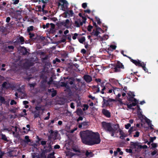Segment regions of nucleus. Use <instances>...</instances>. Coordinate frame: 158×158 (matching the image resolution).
Here are the masks:
<instances>
[{"mask_svg":"<svg viewBox=\"0 0 158 158\" xmlns=\"http://www.w3.org/2000/svg\"><path fill=\"white\" fill-rule=\"evenodd\" d=\"M80 135L82 142L86 145L91 146L98 144L101 141L100 135L98 132L95 133L87 130L81 131Z\"/></svg>","mask_w":158,"mask_h":158,"instance_id":"f257e3e1","label":"nucleus"},{"mask_svg":"<svg viewBox=\"0 0 158 158\" xmlns=\"http://www.w3.org/2000/svg\"><path fill=\"white\" fill-rule=\"evenodd\" d=\"M102 124L103 127L106 131L111 134V136H114V134L118 132V124H113L111 123H107L103 122Z\"/></svg>","mask_w":158,"mask_h":158,"instance_id":"f03ea898","label":"nucleus"},{"mask_svg":"<svg viewBox=\"0 0 158 158\" xmlns=\"http://www.w3.org/2000/svg\"><path fill=\"white\" fill-rule=\"evenodd\" d=\"M102 98H103L102 107L103 108L110 106L111 104V103L113 101H118V98H117L116 99L109 98L106 100L104 97H102Z\"/></svg>","mask_w":158,"mask_h":158,"instance_id":"7ed1b4c3","label":"nucleus"},{"mask_svg":"<svg viewBox=\"0 0 158 158\" xmlns=\"http://www.w3.org/2000/svg\"><path fill=\"white\" fill-rule=\"evenodd\" d=\"M60 2L58 3V6H61V9L63 11L68 9L69 3L66 0H59Z\"/></svg>","mask_w":158,"mask_h":158,"instance_id":"20e7f679","label":"nucleus"},{"mask_svg":"<svg viewBox=\"0 0 158 158\" xmlns=\"http://www.w3.org/2000/svg\"><path fill=\"white\" fill-rule=\"evenodd\" d=\"M69 23V19H67L65 21L59 22L56 23V25L59 27H60L63 26L65 27L66 28H68Z\"/></svg>","mask_w":158,"mask_h":158,"instance_id":"39448f33","label":"nucleus"},{"mask_svg":"<svg viewBox=\"0 0 158 158\" xmlns=\"http://www.w3.org/2000/svg\"><path fill=\"white\" fill-rule=\"evenodd\" d=\"M130 145L131 146H133L135 148H136V147L137 146L138 149H146L148 148V146L146 145H144L143 146L139 145V143L138 142H131L130 143Z\"/></svg>","mask_w":158,"mask_h":158,"instance_id":"423d86ee","label":"nucleus"},{"mask_svg":"<svg viewBox=\"0 0 158 158\" xmlns=\"http://www.w3.org/2000/svg\"><path fill=\"white\" fill-rule=\"evenodd\" d=\"M127 57L130 60V61L136 66L139 67L142 66L143 62H141V61H140L138 59H137V60H133L130 56H127Z\"/></svg>","mask_w":158,"mask_h":158,"instance_id":"0eeeda50","label":"nucleus"},{"mask_svg":"<svg viewBox=\"0 0 158 158\" xmlns=\"http://www.w3.org/2000/svg\"><path fill=\"white\" fill-rule=\"evenodd\" d=\"M89 122H84L80 123L78 125V127L79 128H86L89 126Z\"/></svg>","mask_w":158,"mask_h":158,"instance_id":"6e6552de","label":"nucleus"},{"mask_svg":"<svg viewBox=\"0 0 158 158\" xmlns=\"http://www.w3.org/2000/svg\"><path fill=\"white\" fill-rule=\"evenodd\" d=\"M64 80H66V79H68V81H67V82L68 83V84H69L70 85H74V82L75 81V79L74 77H71L69 78L67 77H64Z\"/></svg>","mask_w":158,"mask_h":158,"instance_id":"1a4fd4ad","label":"nucleus"},{"mask_svg":"<svg viewBox=\"0 0 158 158\" xmlns=\"http://www.w3.org/2000/svg\"><path fill=\"white\" fill-rule=\"evenodd\" d=\"M124 105H127V108L130 109H133V108H132V107L135 106L137 105L136 103L133 102H131V103L126 102V103H124Z\"/></svg>","mask_w":158,"mask_h":158,"instance_id":"9d476101","label":"nucleus"},{"mask_svg":"<svg viewBox=\"0 0 158 158\" xmlns=\"http://www.w3.org/2000/svg\"><path fill=\"white\" fill-rule=\"evenodd\" d=\"M137 114L138 115L139 118L140 119L141 118H143L144 116L142 114V112L141 111V110L139 106V105H137Z\"/></svg>","mask_w":158,"mask_h":158,"instance_id":"9b49d317","label":"nucleus"},{"mask_svg":"<svg viewBox=\"0 0 158 158\" xmlns=\"http://www.w3.org/2000/svg\"><path fill=\"white\" fill-rule=\"evenodd\" d=\"M83 78L87 83L90 82L92 80V77L88 75H84L83 76Z\"/></svg>","mask_w":158,"mask_h":158,"instance_id":"f8f14e48","label":"nucleus"},{"mask_svg":"<svg viewBox=\"0 0 158 158\" xmlns=\"http://www.w3.org/2000/svg\"><path fill=\"white\" fill-rule=\"evenodd\" d=\"M2 87L3 88H5L7 89H9L10 88H11V84L8 83H7L6 82H4L2 85Z\"/></svg>","mask_w":158,"mask_h":158,"instance_id":"ddd939ff","label":"nucleus"},{"mask_svg":"<svg viewBox=\"0 0 158 158\" xmlns=\"http://www.w3.org/2000/svg\"><path fill=\"white\" fill-rule=\"evenodd\" d=\"M102 113L107 118H110V112L107 110L105 109H103L102 110Z\"/></svg>","mask_w":158,"mask_h":158,"instance_id":"4468645a","label":"nucleus"},{"mask_svg":"<svg viewBox=\"0 0 158 158\" xmlns=\"http://www.w3.org/2000/svg\"><path fill=\"white\" fill-rule=\"evenodd\" d=\"M144 119L146 122L147 123L148 125L150 127V129L152 130L153 129V128L152 127L153 125H152L150 120L146 117H144Z\"/></svg>","mask_w":158,"mask_h":158,"instance_id":"2eb2a0df","label":"nucleus"},{"mask_svg":"<svg viewBox=\"0 0 158 158\" xmlns=\"http://www.w3.org/2000/svg\"><path fill=\"white\" fill-rule=\"evenodd\" d=\"M116 48V46L114 45L111 44L110 45L107 49V52L110 54V51H112L115 50Z\"/></svg>","mask_w":158,"mask_h":158,"instance_id":"dca6fc26","label":"nucleus"},{"mask_svg":"<svg viewBox=\"0 0 158 158\" xmlns=\"http://www.w3.org/2000/svg\"><path fill=\"white\" fill-rule=\"evenodd\" d=\"M21 52L22 53L23 55V56L27 55L28 53L26 48L24 47H22L21 49Z\"/></svg>","mask_w":158,"mask_h":158,"instance_id":"f3484780","label":"nucleus"},{"mask_svg":"<svg viewBox=\"0 0 158 158\" xmlns=\"http://www.w3.org/2000/svg\"><path fill=\"white\" fill-rule=\"evenodd\" d=\"M68 84H67L66 86H65V87L66 88V92L68 93V95L69 96H71L72 95L71 90L70 89V87Z\"/></svg>","mask_w":158,"mask_h":158,"instance_id":"a211bd4d","label":"nucleus"},{"mask_svg":"<svg viewBox=\"0 0 158 158\" xmlns=\"http://www.w3.org/2000/svg\"><path fill=\"white\" fill-rule=\"evenodd\" d=\"M119 132L120 133L119 134L121 136L120 137V138L122 139H123L125 137H126L127 135V134H125L124 132H123L119 128Z\"/></svg>","mask_w":158,"mask_h":158,"instance_id":"6ab92c4d","label":"nucleus"},{"mask_svg":"<svg viewBox=\"0 0 158 158\" xmlns=\"http://www.w3.org/2000/svg\"><path fill=\"white\" fill-rule=\"evenodd\" d=\"M40 87L41 89H42L43 90H45L47 87L46 83L41 81L40 82Z\"/></svg>","mask_w":158,"mask_h":158,"instance_id":"aec40b11","label":"nucleus"},{"mask_svg":"<svg viewBox=\"0 0 158 158\" xmlns=\"http://www.w3.org/2000/svg\"><path fill=\"white\" fill-rule=\"evenodd\" d=\"M114 71L115 72H118V61H117V64H114Z\"/></svg>","mask_w":158,"mask_h":158,"instance_id":"412c9836","label":"nucleus"},{"mask_svg":"<svg viewBox=\"0 0 158 158\" xmlns=\"http://www.w3.org/2000/svg\"><path fill=\"white\" fill-rule=\"evenodd\" d=\"M19 42L21 44H23L24 42V39L23 37L20 36L19 37V39L18 40Z\"/></svg>","mask_w":158,"mask_h":158,"instance_id":"4be33fe9","label":"nucleus"},{"mask_svg":"<svg viewBox=\"0 0 158 158\" xmlns=\"http://www.w3.org/2000/svg\"><path fill=\"white\" fill-rule=\"evenodd\" d=\"M80 19H78L77 20L75 21L74 22V26L77 27H80L79 22H80Z\"/></svg>","mask_w":158,"mask_h":158,"instance_id":"5701e85b","label":"nucleus"},{"mask_svg":"<svg viewBox=\"0 0 158 158\" xmlns=\"http://www.w3.org/2000/svg\"><path fill=\"white\" fill-rule=\"evenodd\" d=\"M28 35H29V38L33 41H34L36 39V38H34V37L35 36V34L34 33H31L29 32Z\"/></svg>","mask_w":158,"mask_h":158,"instance_id":"b1692460","label":"nucleus"},{"mask_svg":"<svg viewBox=\"0 0 158 158\" xmlns=\"http://www.w3.org/2000/svg\"><path fill=\"white\" fill-rule=\"evenodd\" d=\"M49 133L50 134V135L48 136V138L49 139H52V138L53 137V133H54V131L53 130H50L48 131Z\"/></svg>","mask_w":158,"mask_h":158,"instance_id":"393cba45","label":"nucleus"},{"mask_svg":"<svg viewBox=\"0 0 158 158\" xmlns=\"http://www.w3.org/2000/svg\"><path fill=\"white\" fill-rule=\"evenodd\" d=\"M76 113L78 115L80 116L81 115H82L83 112L81 109H78L76 111Z\"/></svg>","mask_w":158,"mask_h":158,"instance_id":"a878e982","label":"nucleus"},{"mask_svg":"<svg viewBox=\"0 0 158 158\" xmlns=\"http://www.w3.org/2000/svg\"><path fill=\"white\" fill-rule=\"evenodd\" d=\"M25 64H27V67H29L33 66L34 64V63L31 61H28L26 62L25 63Z\"/></svg>","mask_w":158,"mask_h":158,"instance_id":"bb28decb","label":"nucleus"},{"mask_svg":"<svg viewBox=\"0 0 158 158\" xmlns=\"http://www.w3.org/2000/svg\"><path fill=\"white\" fill-rule=\"evenodd\" d=\"M47 152L44 150L42 151V153L40 154L41 158H46L47 156L46 155V153Z\"/></svg>","mask_w":158,"mask_h":158,"instance_id":"cd10ccee","label":"nucleus"},{"mask_svg":"<svg viewBox=\"0 0 158 158\" xmlns=\"http://www.w3.org/2000/svg\"><path fill=\"white\" fill-rule=\"evenodd\" d=\"M85 155L87 156L92 157L93 156L94 154L92 152H89L88 151H87L85 153Z\"/></svg>","mask_w":158,"mask_h":158,"instance_id":"c85d7f7f","label":"nucleus"},{"mask_svg":"<svg viewBox=\"0 0 158 158\" xmlns=\"http://www.w3.org/2000/svg\"><path fill=\"white\" fill-rule=\"evenodd\" d=\"M1 139L6 142H8V140L7 137L4 134H1Z\"/></svg>","mask_w":158,"mask_h":158,"instance_id":"c756f323","label":"nucleus"},{"mask_svg":"<svg viewBox=\"0 0 158 158\" xmlns=\"http://www.w3.org/2000/svg\"><path fill=\"white\" fill-rule=\"evenodd\" d=\"M47 148L45 149L44 150L46 152H49L51 151L52 150V147H48L46 146H44V148Z\"/></svg>","mask_w":158,"mask_h":158,"instance_id":"7c9ffc66","label":"nucleus"},{"mask_svg":"<svg viewBox=\"0 0 158 158\" xmlns=\"http://www.w3.org/2000/svg\"><path fill=\"white\" fill-rule=\"evenodd\" d=\"M55 152H52L48 154L47 157V158H55L54 156Z\"/></svg>","mask_w":158,"mask_h":158,"instance_id":"2f4dec72","label":"nucleus"},{"mask_svg":"<svg viewBox=\"0 0 158 158\" xmlns=\"http://www.w3.org/2000/svg\"><path fill=\"white\" fill-rule=\"evenodd\" d=\"M79 42L81 44H83L85 41V37L82 36L81 38L78 39Z\"/></svg>","mask_w":158,"mask_h":158,"instance_id":"473e14b6","label":"nucleus"},{"mask_svg":"<svg viewBox=\"0 0 158 158\" xmlns=\"http://www.w3.org/2000/svg\"><path fill=\"white\" fill-rule=\"evenodd\" d=\"M146 64H145L143 62L142 64V66L140 67H142L143 68V70L146 72H148V70L146 67Z\"/></svg>","mask_w":158,"mask_h":158,"instance_id":"72a5a7b5","label":"nucleus"},{"mask_svg":"<svg viewBox=\"0 0 158 158\" xmlns=\"http://www.w3.org/2000/svg\"><path fill=\"white\" fill-rule=\"evenodd\" d=\"M34 28V27L32 26L28 27L27 29V31L28 33H29V32H31V31H32L33 30Z\"/></svg>","mask_w":158,"mask_h":158,"instance_id":"f704fd0d","label":"nucleus"},{"mask_svg":"<svg viewBox=\"0 0 158 158\" xmlns=\"http://www.w3.org/2000/svg\"><path fill=\"white\" fill-rule=\"evenodd\" d=\"M0 102L3 104H5L6 103L5 99L4 97L1 95H0Z\"/></svg>","mask_w":158,"mask_h":158,"instance_id":"c9c22d12","label":"nucleus"},{"mask_svg":"<svg viewBox=\"0 0 158 158\" xmlns=\"http://www.w3.org/2000/svg\"><path fill=\"white\" fill-rule=\"evenodd\" d=\"M94 30L93 31L92 33V34L94 36H98V34L100 33L98 30H96L94 32Z\"/></svg>","mask_w":158,"mask_h":158,"instance_id":"e433bc0d","label":"nucleus"},{"mask_svg":"<svg viewBox=\"0 0 158 158\" xmlns=\"http://www.w3.org/2000/svg\"><path fill=\"white\" fill-rule=\"evenodd\" d=\"M58 134V132L57 131H55L54 132V133H53V135H54L53 137L52 138L54 139H56V137H57Z\"/></svg>","mask_w":158,"mask_h":158,"instance_id":"4c0bfd02","label":"nucleus"},{"mask_svg":"<svg viewBox=\"0 0 158 158\" xmlns=\"http://www.w3.org/2000/svg\"><path fill=\"white\" fill-rule=\"evenodd\" d=\"M156 137H151L150 139V141L148 142V145H149L154 140L156 139Z\"/></svg>","mask_w":158,"mask_h":158,"instance_id":"58836bf2","label":"nucleus"},{"mask_svg":"<svg viewBox=\"0 0 158 158\" xmlns=\"http://www.w3.org/2000/svg\"><path fill=\"white\" fill-rule=\"evenodd\" d=\"M68 50L70 52H73L74 51V48L72 46H69L68 47Z\"/></svg>","mask_w":158,"mask_h":158,"instance_id":"ea45409f","label":"nucleus"},{"mask_svg":"<svg viewBox=\"0 0 158 158\" xmlns=\"http://www.w3.org/2000/svg\"><path fill=\"white\" fill-rule=\"evenodd\" d=\"M134 97H127V100L128 102H127L131 103V102H132V100L134 99Z\"/></svg>","mask_w":158,"mask_h":158,"instance_id":"a19ab883","label":"nucleus"},{"mask_svg":"<svg viewBox=\"0 0 158 158\" xmlns=\"http://www.w3.org/2000/svg\"><path fill=\"white\" fill-rule=\"evenodd\" d=\"M26 127L29 129H26V131H23L24 133L25 134L27 133L28 131H30V125L27 124L26 125Z\"/></svg>","mask_w":158,"mask_h":158,"instance_id":"79ce46f5","label":"nucleus"},{"mask_svg":"<svg viewBox=\"0 0 158 158\" xmlns=\"http://www.w3.org/2000/svg\"><path fill=\"white\" fill-rule=\"evenodd\" d=\"M127 94L129 97H134L135 96L134 92H132L130 91L128 93H127Z\"/></svg>","mask_w":158,"mask_h":158,"instance_id":"37998d69","label":"nucleus"},{"mask_svg":"<svg viewBox=\"0 0 158 158\" xmlns=\"http://www.w3.org/2000/svg\"><path fill=\"white\" fill-rule=\"evenodd\" d=\"M135 130V129L134 128V127H131L130 129L128 130V132L129 133V135L131 134L133 131Z\"/></svg>","mask_w":158,"mask_h":158,"instance_id":"c03bdc74","label":"nucleus"},{"mask_svg":"<svg viewBox=\"0 0 158 158\" xmlns=\"http://www.w3.org/2000/svg\"><path fill=\"white\" fill-rule=\"evenodd\" d=\"M56 62L58 63H60V59H58V58H56L55 60H54L53 61V63L54 64H56Z\"/></svg>","mask_w":158,"mask_h":158,"instance_id":"a18cd8bd","label":"nucleus"},{"mask_svg":"<svg viewBox=\"0 0 158 158\" xmlns=\"http://www.w3.org/2000/svg\"><path fill=\"white\" fill-rule=\"evenodd\" d=\"M57 94L56 90H54L51 94V96L52 97H53L56 96Z\"/></svg>","mask_w":158,"mask_h":158,"instance_id":"49530a36","label":"nucleus"},{"mask_svg":"<svg viewBox=\"0 0 158 158\" xmlns=\"http://www.w3.org/2000/svg\"><path fill=\"white\" fill-rule=\"evenodd\" d=\"M60 83V86L64 87L66 86L67 84H68V83L67 82V81H66V82H61Z\"/></svg>","mask_w":158,"mask_h":158,"instance_id":"de8ad7c7","label":"nucleus"},{"mask_svg":"<svg viewBox=\"0 0 158 158\" xmlns=\"http://www.w3.org/2000/svg\"><path fill=\"white\" fill-rule=\"evenodd\" d=\"M68 11L69 12V14H68L69 16H71V17L73 16V15L74 14V13L73 12V11L72 10H70Z\"/></svg>","mask_w":158,"mask_h":158,"instance_id":"09e8293b","label":"nucleus"},{"mask_svg":"<svg viewBox=\"0 0 158 158\" xmlns=\"http://www.w3.org/2000/svg\"><path fill=\"white\" fill-rule=\"evenodd\" d=\"M48 56H46L44 57H43L42 58V61L43 62H45V61L47 60L48 59Z\"/></svg>","mask_w":158,"mask_h":158,"instance_id":"8fccbe9b","label":"nucleus"},{"mask_svg":"<svg viewBox=\"0 0 158 158\" xmlns=\"http://www.w3.org/2000/svg\"><path fill=\"white\" fill-rule=\"evenodd\" d=\"M84 108H83V111H85L86 110H87L89 108V106L87 104H85L84 105Z\"/></svg>","mask_w":158,"mask_h":158,"instance_id":"3c124183","label":"nucleus"},{"mask_svg":"<svg viewBox=\"0 0 158 158\" xmlns=\"http://www.w3.org/2000/svg\"><path fill=\"white\" fill-rule=\"evenodd\" d=\"M95 19L96 20L98 24L99 25H100V24L101 23V22L100 21V19L98 17H96Z\"/></svg>","mask_w":158,"mask_h":158,"instance_id":"603ef678","label":"nucleus"},{"mask_svg":"<svg viewBox=\"0 0 158 158\" xmlns=\"http://www.w3.org/2000/svg\"><path fill=\"white\" fill-rule=\"evenodd\" d=\"M50 25H51V28L50 29V31H51L52 30L54 29L55 27V25L52 23H50Z\"/></svg>","mask_w":158,"mask_h":158,"instance_id":"864d4df0","label":"nucleus"},{"mask_svg":"<svg viewBox=\"0 0 158 158\" xmlns=\"http://www.w3.org/2000/svg\"><path fill=\"white\" fill-rule=\"evenodd\" d=\"M113 91L114 93V94H115L116 93V92L118 91V88H115L114 87H113Z\"/></svg>","mask_w":158,"mask_h":158,"instance_id":"5fc2aeb1","label":"nucleus"},{"mask_svg":"<svg viewBox=\"0 0 158 158\" xmlns=\"http://www.w3.org/2000/svg\"><path fill=\"white\" fill-rule=\"evenodd\" d=\"M78 34L77 33H75L74 34V35L72 37L73 40H75L76 39L77 37L78 36Z\"/></svg>","mask_w":158,"mask_h":158,"instance_id":"6e6d98bb","label":"nucleus"},{"mask_svg":"<svg viewBox=\"0 0 158 158\" xmlns=\"http://www.w3.org/2000/svg\"><path fill=\"white\" fill-rule=\"evenodd\" d=\"M93 27L89 25L88 26V28H87V30L89 31L90 32L91 31L92 29L93 28Z\"/></svg>","mask_w":158,"mask_h":158,"instance_id":"4d7b16f0","label":"nucleus"},{"mask_svg":"<svg viewBox=\"0 0 158 158\" xmlns=\"http://www.w3.org/2000/svg\"><path fill=\"white\" fill-rule=\"evenodd\" d=\"M125 93L126 92H123L122 91L121 93H119V98L121 96V95H122L123 97L125 96L126 95Z\"/></svg>","mask_w":158,"mask_h":158,"instance_id":"13d9d810","label":"nucleus"},{"mask_svg":"<svg viewBox=\"0 0 158 158\" xmlns=\"http://www.w3.org/2000/svg\"><path fill=\"white\" fill-rule=\"evenodd\" d=\"M68 14H69V12L68 11H67L64 12L63 13V15H64V17L65 18H67L68 16H69Z\"/></svg>","mask_w":158,"mask_h":158,"instance_id":"bf43d9fd","label":"nucleus"},{"mask_svg":"<svg viewBox=\"0 0 158 158\" xmlns=\"http://www.w3.org/2000/svg\"><path fill=\"white\" fill-rule=\"evenodd\" d=\"M139 135V132L138 131H136L135 134L133 136L134 137H138Z\"/></svg>","mask_w":158,"mask_h":158,"instance_id":"052dcab7","label":"nucleus"},{"mask_svg":"<svg viewBox=\"0 0 158 158\" xmlns=\"http://www.w3.org/2000/svg\"><path fill=\"white\" fill-rule=\"evenodd\" d=\"M25 139L26 140V142H30V140L29 139V136H25Z\"/></svg>","mask_w":158,"mask_h":158,"instance_id":"680f3d73","label":"nucleus"},{"mask_svg":"<svg viewBox=\"0 0 158 158\" xmlns=\"http://www.w3.org/2000/svg\"><path fill=\"white\" fill-rule=\"evenodd\" d=\"M53 81V80L52 79V77H51L50 81H48V82H47V84L48 85H51L52 84V82Z\"/></svg>","mask_w":158,"mask_h":158,"instance_id":"e2e57ef3","label":"nucleus"},{"mask_svg":"<svg viewBox=\"0 0 158 158\" xmlns=\"http://www.w3.org/2000/svg\"><path fill=\"white\" fill-rule=\"evenodd\" d=\"M17 103L16 102H15L14 100H12L10 102V104L11 105H15Z\"/></svg>","mask_w":158,"mask_h":158,"instance_id":"0e129e2a","label":"nucleus"},{"mask_svg":"<svg viewBox=\"0 0 158 158\" xmlns=\"http://www.w3.org/2000/svg\"><path fill=\"white\" fill-rule=\"evenodd\" d=\"M111 82H113L115 84H117V83L118 82V80H116L114 79H111Z\"/></svg>","mask_w":158,"mask_h":158,"instance_id":"69168bd1","label":"nucleus"},{"mask_svg":"<svg viewBox=\"0 0 158 158\" xmlns=\"http://www.w3.org/2000/svg\"><path fill=\"white\" fill-rule=\"evenodd\" d=\"M126 151L127 152H129L130 153H132V150L131 149H126Z\"/></svg>","mask_w":158,"mask_h":158,"instance_id":"338daca9","label":"nucleus"},{"mask_svg":"<svg viewBox=\"0 0 158 158\" xmlns=\"http://www.w3.org/2000/svg\"><path fill=\"white\" fill-rule=\"evenodd\" d=\"M40 115L39 112H35L34 114V117L35 118L38 117Z\"/></svg>","mask_w":158,"mask_h":158,"instance_id":"774afa93","label":"nucleus"}]
</instances>
